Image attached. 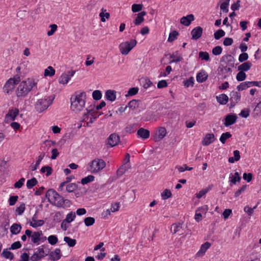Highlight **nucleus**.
Returning <instances> with one entry per match:
<instances>
[{
  "label": "nucleus",
  "instance_id": "nucleus-1",
  "mask_svg": "<svg viewBox=\"0 0 261 261\" xmlns=\"http://www.w3.org/2000/svg\"><path fill=\"white\" fill-rule=\"evenodd\" d=\"M45 197L50 204L58 207H68L71 204L69 200L64 199L53 189L48 190L46 193Z\"/></svg>",
  "mask_w": 261,
  "mask_h": 261
},
{
  "label": "nucleus",
  "instance_id": "nucleus-2",
  "mask_svg": "<svg viewBox=\"0 0 261 261\" xmlns=\"http://www.w3.org/2000/svg\"><path fill=\"white\" fill-rule=\"evenodd\" d=\"M86 94L84 92L77 91L70 98L71 110L75 113H79L85 109Z\"/></svg>",
  "mask_w": 261,
  "mask_h": 261
},
{
  "label": "nucleus",
  "instance_id": "nucleus-3",
  "mask_svg": "<svg viewBox=\"0 0 261 261\" xmlns=\"http://www.w3.org/2000/svg\"><path fill=\"white\" fill-rule=\"evenodd\" d=\"M36 85L37 83L31 79L21 82L16 91V96L18 97L25 96Z\"/></svg>",
  "mask_w": 261,
  "mask_h": 261
},
{
  "label": "nucleus",
  "instance_id": "nucleus-4",
  "mask_svg": "<svg viewBox=\"0 0 261 261\" xmlns=\"http://www.w3.org/2000/svg\"><path fill=\"white\" fill-rule=\"evenodd\" d=\"M54 97L49 96L38 99L35 105L36 110L41 113L47 109V108L52 103Z\"/></svg>",
  "mask_w": 261,
  "mask_h": 261
},
{
  "label": "nucleus",
  "instance_id": "nucleus-5",
  "mask_svg": "<svg viewBox=\"0 0 261 261\" xmlns=\"http://www.w3.org/2000/svg\"><path fill=\"white\" fill-rule=\"evenodd\" d=\"M106 166L104 160L96 158L92 160L90 164V170L91 173H96L102 170Z\"/></svg>",
  "mask_w": 261,
  "mask_h": 261
},
{
  "label": "nucleus",
  "instance_id": "nucleus-6",
  "mask_svg": "<svg viewBox=\"0 0 261 261\" xmlns=\"http://www.w3.org/2000/svg\"><path fill=\"white\" fill-rule=\"evenodd\" d=\"M136 44L137 41L135 39H131L129 41L121 43L119 46L120 53L124 55H127Z\"/></svg>",
  "mask_w": 261,
  "mask_h": 261
},
{
  "label": "nucleus",
  "instance_id": "nucleus-7",
  "mask_svg": "<svg viewBox=\"0 0 261 261\" xmlns=\"http://www.w3.org/2000/svg\"><path fill=\"white\" fill-rule=\"evenodd\" d=\"M20 77L10 78L5 83L3 90L7 94H10L15 88V86L19 83Z\"/></svg>",
  "mask_w": 261,
  "mask_h": 261
},
{
  "label": "nucleus",
  "instance_id": "nucleus-8",
  "mask_svg": "<svg viewBox=\"0 0 261 261\" xmlns=\"http://www.w3.org/2000/svg\"><path fill=\"white\" fill-rule=\"evenodd\" d=\"M108 144L111 147H114L117 145L120 141V137L115 133L112 134L110 135L107 139Z\"/></svg>",
  "mask_w": 261,
  "mask_h": 261
},
{
  "label": "nucleus",
  "instance_id": "nucleus-9",
  "mask_svg": "<svg viewBox=\"0 0 261 261\" xmlns=\"http://www.w3.org/2000/svg\"><path fill=\"white\" fill-rule=\"evenodd\" d=\"M230 101L231 107H234L241 99V94L236 91H232L230 94Z\"/></svg>",
  "mask_w": 261,
  "mask_h": 261
},
{
  "label": "nucleus",
  "instance_id": "nucleus-10",
  "mask_svg": "<svg viewBox=\"0 0 261 261\" xmlns=\"http://www.w3.org/2000/svg\"><path fill=\"white\" fill-rule=\"evenodd\" d=\"M19 111L18 109L15 108L9 110L8 113L6 114L5 119L7 121L15 120L16 116L18 115Z\"/></svg>",
  "mask_w": 261,
  "mask_h": 261
},
{
  "label": "nucleus",
  "instance_id": "nucleus-11",
  "mask_svg": "<svg viewBox=\"0 0 261 261\" xmlns=\"http://www.w3.org/2000/svg\"><path fill=\"white\" fill-rule=\"evenodd\" d=\"M167 130L164 127H159L155 134V141H159L162 140L166 135Z\"/></svg>",
  "mask_w": 261,
  "mask_h": 261
},
{
  "label": "nucleus",
  "instance_id": "nucleus-12",
  "mask_svg": "<svg viewBox=\"0 0 261 261\" xmlns=\"http://www.w3.org/2000/svg\"><path fill=\"white\" fill-rule=\"evenodd\" d=\"M234 58L231 55H226L223 56L221 59V62H224L226 65H228L230 67H234Z\"/></svg>",
  "mask_w": 261,
  "mask_h": 261
},
{
  "label": "nucleus",
  "instance_id": "nucleus-13",
  "mask_svg": "<svg viewBox=\"0 0 261 261\" xmlns=\"http://www.w3.org/2000/svg\"><path fill=\"white\" fill-rule=\"evenodd\" d=\"M203 29L199 26L194 28L191 32L192 39L197 40L200 38L202 34Z\"/></svg>",
  "mask_w": 261,
  "mask_h": 261
},
{
  "label": "nucleus",
  "instance_id": "nucleus-14",
  "mask_svg": "<svg viewBox=\"0 0 261 261\" xmlns=\"http://www.w3.org/2000/svg\"><path fill=\"white\" fill-rule=\"evenodd\" d=\"M237 116L235 114H228L226 116L224 124L225 126H228L235 123Z\"/></svg>",
  "mask_w": 261,
  "mask_h": 261
},
{
  "label": "nucleus",
  "instance_id": "nucleus-15",
  "mask_svg": "<svg viewBox=\"0 0 261 261\" xmlns=\"http://www.w3.org/2000/svg\"><path fill=\"white\" fill-rule=\"evenodd\" d=\"M215 140V137L213 134H207L202 140V145L208 146Z\"/></svg>",
  "mask_w": 261,
  "mask_h": 261
},
{
  "label": "nucleus",
  "instance_id": "nucleus-16",
  "mask_svg": "<svg viewBox=\"0 0 261 261\" xmlns=\"http://www.w3.org/2000/svg\"><path fill=\"white\" fill-rule=\"evenodd\" d=\"M194 20V16L193 14H189L186 16H183L180 19V23L185 25L189 26L191 22Z\"/></svg>",
  "mask_w": 261,
  "mask_h": 261
},
{
  "label": "nucleus",
  "instance_id": "nucleus-17",
  "mask_svg": "<svg viewBox=\"0 0 261 261\" xmlns=\"http://www.w3.org/2000/svg\"><path fill=\"white\" fill-rule=\"evenodd\" d=\"M137 135L143 140L148 139L150 136V132L143 127L140 128L137 131Z\"/></svg>",
  "mask_w": 261,
  "mask_h": 261
},
{
  "label": "nucleus",
  "instance_id": "nucleus-18",
  "mask_svg": "<svg viewBox=\"0 0 261 261\" xmlns=\"http://www.w3.org/2000/svg\"><path fill=\"white\" fill-rule=\"evenodd\" d=\"M182 224L180 223L173 224L170 228V230L173 234L179 233V235L182 234L181 232Z\"/></svg>",
  "mask_w": 261,
  "mask_h": 261
},
{
  "label": "nucleus",
  "instance_id": "nucleus-19",
  "mask_svg": "<svg viewBox=\"0 0 261 261\" xmlns=\"http://www.w3.org/2000/svg\"><path fill=\"white\" fill-rule=\"evenodd\" d=\"M105 96L107 100L114 101L116 98V92L114 90H108L106 92Z\"/></svg>",
  "mask_w": 261,
  "mask_h": 261
},
{
  "label": "nucleus",
  "instance_id": "nucleus-20",
  "mask_svg": "<svg viewBox=\"0 0 261 261\" xmlns=\"http://www.w3.org/2000/svg\"><path fill=\"white\" fill-rule=\"evenodd\" d=\"M42 236V231L34 232L31 236V241L34 244H39L40 240V236Z\"/></svg>",
  "mask_w": 261,
  "mask_h": 261
},
{
  "label": "nucleus",
  "instance_id": "nucleus-21",
  "mask_svg": "<svg viewBox=\"0 0 261 261\" xmlns=\"http://www.w3.org/2000/svg\"><path fill=\"white\" fill-rule=\"evenodd\" d=\"M146 15L145 11H142L137 14V16L134 21L135 25H138L140 24L144 20V16Z\"/></svg>",
  "mask_w": 261,
  "mask_h": 261
},
{
  "label": "nucleus",
  "instance_id": "nucleus-22",
  "mask_svg": "<svg viewBox=\"0 0 261 261\" xmlns=\"http://www.w3.org/2000/svg\"><path fill=\"white\" fill-rule=\"evenodd\" d=\"M208 75L204 71L198 73L196 76V80L198 83H203L207 79Z\"/></svg>",
  "mask_w": 261,
  "mask_h": 261
},
{
  "label": "nucleus",
  "instance_id": "nucleus-23",
  "mask_svg": "<svg viewBox=\"0 0 261 261\" xmlns=\"http://www.w3.org/2000/svg\"><path fill=\"white\" fill-rule=\"evenodd\" d=\"M61 250L59 248L56 249L54 251L50 253L49 256L51 260H58L61 257Z\"/></svg>",
  "mask_w": 261,
  "mask_h": 261
},
{
  "label": "nucleus",
  "instance_id": "nucleus-24",
  "mask_svg": "<svg viewBox=\"0 0 261 261\" xmlns=\"http://www.w3.org/2000/svg\"><path fill=\"white\" fill-rule=\"evenodd\" d=\"M211 247V244L207 242L202 244L200 247V250L197 253V255L202 256L204 254L206 251Z\"/></svg>",
  "mask_w": 261,
  "mask_h": 261
},
{
  "label": "nucleus",
  "instance_id": "nucleus-25",
  "mask_svg": "<svg viewBox=\"0 0 261 261\" xmlns=\"http://www.w3.org/2000/svg\"><path fill=\"white\" fill-rule=\"evenodd\" d=\"M21 228L20 224L14 223L10 227V231L12 234H17L20 232Z\"/></svg>",
  "mask_w": 261,
  "mask_h": 261
},
{
  "label": "nucleus",
  "instance_id": "nucleus-26",
  "mask_svg": "<svg viewBox=\"0 0 261 261\" xmlns=\"http://www.w3.org/2000/svg\"><path fill=\"white\" fill-rule=\"evenodd\" d=\"M74 178V176L71 175L70 176L67 177L66 178V180L62 182L60 185L59 188H58V191L59 192H64V187L67 184H69L71 180Z\"/></svg>",
  "mask_w": 261,
  "mask_h": 261
},
{
  "label": "nucleus",
  "instance_id": "nucleus-27",
  "mask_svg": "<svg viewBox=\"0 0 261 261\" xmlns=\"http://www.w3.org/2000/svg\"><path fill=\"white\" fill-rule=\"evenodd\" d=\"M252 66V63L250 62L247 61L241 64L238 67V70L243 72L247 71L250 69Z\"/></svg>",
  "mask_w": 261,
  "mask_h": 261
},
{
  "label": "nucleus",
  "instance_id": "nucleus-28",
  "mask_svg": "<svg viewBox=\"0 0 261 261\" xmlns=\"http://www.w3.org/2000/svg\"><path fill=\"white\" fill-rule=\"evenodd\" d=\"M45 152H41L40 153V154L39 155L38 160H37L35 165H33L32 164L31 165L30 167L32 171H35L38 168L39 165H40L41 161L45 156Z\"/></svg>",
  "mask_w": 261,
  "mask_h": 261
},
{
  "label": "nucleus",
  "instance_id": "nucleus-29",
  "mask_svg": "<svg viewBox=\"0 0 261 261\" xmlns=\"http://www.w3.org/2000/svg\"><path fill=\"white\" fill-rule=\"evenodd\" d=\"M217 101L221 105H225L228 100V97L225 94H221L216 97Z\"/></svg>",
  "mask_w": 261,
  "mask_h": 261
},
{
  "label": "nucleus",
  "instance_id": "nucleus-30",
  "mask_svg": "<svg viewBox=\"0 0 261 261\" xmlns=\"http://www.w3.org/2000/svg\"><path fill=\"white\" fill-rule=\"evenodd\" d=\"M65 186L66 187L65 191L68 193L73 192L78 187L77 185L75 183L67 184Z\"/></svg>",
  "mask_w": 261,
  "mask_h": 261
},
{
  "label": "nucleus",
  "instance_id": "nucleus-31",
  "mask_svg": "<svg viewBox=\"0 0 261 261\" xmlns=\"http://www.w3.org/2000/svg\"><path fill=\"white\" fill-rule=\"evenodd\" d=\"M233 157H230L228 159V162L230 163H233L235 161H238L240 159V151L238 150L233 151Z\"/></svg>",
  "mask_w": 261,
  "mask_h": 261
},
{
  "label": "nucleus",
  "instance_id": "nucleus-32",
  "mask_svg": "<svg viewBox=\"0 0 261 261\" xmlns=\"http://www.w3.org/2000/svg\"><path fill=\"white\" fill-rule=\"evenodd\" d=\"M229 178H230V181L231 183L236 184L237 181L239 182L241 180V177L239 176V173L236 172L234 175L230 174Z\"/></svg>",
  "mask_w": 261,
  "mask_h": 261
},
{
  "label": "nucleus",
  "instance_id": "nucleus-33",
  "mask_svg": "<svg viewBox=\"0 0 261 261\" xmlns=\"http://www.w3.org/2000/svg\"><path fill=\"white\" fill-rule=\"evenodd\" d=\"M170 58L171 59H173V60L170 61V63H177L182 60V58L180 56H178L177 51L173 53L172 54L170 55Z\"/></svg>",
  "mask_w": 261,
  "mask_h": 261
},
{
  "label": "nucleus",
  "instance_id": "nucleus-34",
  "mask_svg": "<svg viewBox=\"0 0 261 261\" xmlns=\"http://www.w3.org/2000/svg\"><path fill=\"white\" fill-rule=\"evenodd\" d=\"M70 80L69 76L66 73H63L59 79V83L61 84H66Z\"/></svg>",
  "mask_w": 261,
  "mask_h": 261
},
{
  "label": "nucleus",
  "instance_id": "nucleus-35",
  "mask_svg": "<svg viewBox=\"0 0 261 261\" xmlns=\"http://www.w3.org/2000/svg\"><path fill=\"white\" fill-rule=\"evenodd\" d=\"M37 183L38 181L36 178L33 177L31 179L28 180L26 186L28 189H30L36 186Z\"/></svg>",
  "mask_w": 261,
  "mask_h": 261
},
{
  "label": "nucleus",
  "instance_id": "nucleus-36",
  "mask_svg": "<svg viewBox=\"0 0 261 261\" xmlns=\"http://www.w3.org/2000/svg\"><path fill=\"white\" fill-rule=\"evenodd\" d=\"M55 74V70L53 67L49 66L44 70V75L45 76H52Z\"/></svg>",
  "mask_w": 261,
  "mask_h": 261
},
{
  "label": "nucleus",
  "instance_id": "nucleus-37",
  "mask_svg": "<svg viewBox=\"0 0 261 261\" xmlns=\"http://www.w3.org/2000/svg\"><path fill=\"white\" fill-rule=\"evenodd\" d=\"M64 241L68 244V245L71 247L75 245L76 241L75 239H71L68 237H65Z\"/></svg>",
  "mask_w": 261,
  "mask_h": 261
},
{
  "label": "nucleus",
  "instance_id": "nucleus-38",
  "mask_svg": "<svg viewBox=\"0 0 261 261\" xmlns=\"http://www.w3.org/2000/svg\"><path fill=\"white\" fill-rule=\"evenodd\" d=\"M40 172L41 173H44L46 172V176H49L50 175L53 173V169L51 167L49 166H46L42 167L40 170Z\"/></svg>",
  "mask_w": 261,
  "mask_h": 261
},
{
  "label": "nucleus",
  "instance_id": "nucleus-39",
  "mask_svg": "<svg viewBox=\"0 0 261 261\" xmlns=\"http://www.w3.org/2000/svg\"><path fill=\"white\" fill-rule=\"evenodd\" d=\"M179 33L176 31H172L169 35V37L168 38V41L169 42H173L175 40H176L178 36Z\"/></svg>",
  "mask_w": 261,
  "mask_h": 261
},
{
  "label": "nucleus",
  "instance_id": "nucleus-40",
  "mask_svg": "<svg viewBox=\"0 0 261 261\" xmlns=\"http://www.w3.org/2000/svg\"><path fill=\"white\" fill-rule=\"evenodd\" d=\"M76 217L75 213L73 212H70L68 213L64 221H66L67 223H70L73 221L75 218Z\"/></svg>",
  "mask_w": 261,
  "mask_h": 261
},
{
  "label": "nucleus",
  "instance_id": "nucleus-41",
  "mask_svg": "<svg viewBox=\"0 0 261 261\" xmlns=\"http://www.w3.org/2000/svg\"><path fill=\"white\" fill-rule=\"evenodd\" d=\"M139 100L133 99L128 102L127 106L132 110H135L139 107Z\"/></svg>",
  "mask_w": 261,
  "mask_h": 261
},
{
  "label": "nucleus",
  "instance_id": "nucleus-42",
  "mask_svg": "<svg viewBox=\"0 0 261 261\" xmlns=\"http://www.w3.org/2000/svg\"><path fill=\"white\" fill-rule=\"evenodd\" d=\"M137 124L136 123L130 124L126 126L125 128L126 133L131 134L135 132V128Z\"/></svg>",
  "mask_w": 261,
  "mask_h": 261
},
{
  "label": "nucleus",
  "instance_id": "nucleus-43",
  "mask_svg": "<svg viewBox=\"0 0 261 261\" xmlns=\"http://www.w3.org/2000/svg\"><path fill=\"white\" fill-rule=\"evenodd\" d=\"M95 177L93 175H89L81 180V183L83 185L87 184L89 182L94 181Z\"/></svg>",
  "mask_w": 261,
  "mask_h": 261
},
{
  "label": "nucleus",
  "instance_id": "nucleus-44",
  "mask_svg": "<svg viewBox=\"0 0 261 261\" xmlns=\"http://www.w3.org/2000/svg\"><path fill=\"white\" fill-rule=\"evenodd\" d=\"M95 220L94 218L92 217H86L84 219V223L86 226H90L93 225Z\"/></svg>",
  "mask_w": 261,
  "mask_h": 261
},
{
  "label": "nucleus",
  "instance_id": "nucleus-45",
  "mask_svg": "<svg viewBox=\"0 0 261 261\" xmlns=\"http://www.w3.org/2000/svg\"><path fill=\"white\" fill-rule=\"evenodd\" d=\"M142 84L144 89H147L152 85V82L146 77L142 80Z\"/></svg>",
  "mask_w": 261,
  "mask_h": 261
},
{
  "label": "nucleus",
  "instance_id": "nucleus-46",
  "mask_svg": "<svg viewBox=\"0 0 261 261\" xmlns=\"http://www.w3.org/2000/svg\"><path fill=\"white\" fill-rule=\"evenodd\" d=\"M232 67L228 66V65L223 66L222 64L219 66V68L220 69V71L222 73H227L229 72H231V68Z\"/></svg>",
  "mask_w": 261,
  "mask_h": 261
},
{
  "label": "nucleus",
  "instance_id": "nucleus-47",
  "mask_svg": "<svg viewBox=\"0 0 261 261\" xmlns=\"http://www.w3.org/2000/svg\"><path fill=\"white\" fill-rule=\"evenodd\" d=\"M161 196L163 200H166L172 196V193L170 190L165 189L162 193Z\"/></svg>",
  "mask_w": 261,
  "mask_h": 261
},
{
  "label": "nucleus",
  "instance_id": "nucleus-48",
  "mask_svg": "<svg viewBox=\"0 0 261 261\" xmlns=\"http://www.w3.org/2000/svg\"><path fill=\"white\" fill-rule=\"evenodd\" d=\"M231 137V135L229 132L223 133L220 136V141L222 144H224L226 142V140Z\"/></svg>",
  "mask_w": 261,
  "mask_h": 261
},
{
  "label": "nucleus",
  "instance_id": "nucleus-49",
  "mask_svg": "<svg viewBox=\"0 0 261 261\" xmlns=\"http://www.w3.org/2000/svg\"><path fill=\"white\" fill-rule=\"evenodd\" d=\"M225 35V32L221 29L217 31L214 34V38L216 40H219L221 37L224 36Z\"/></svg>",
  "mask_w": 261,
  "mask_h": 261
},
{
  "label": "nucleus",
  "instance_id": "nucleus-50",
  "mask_svg": "<svg viewBox=\"0 0 261 261\" xmlns=\"http://www.w3.org/2000/svg\"><path fill=\"white\" fill-rule=\"evenodd\" d=\"M2 255H3L6 258H10V259H12L14 258L13 254L11 252L8 251L7 248L3 250Z\"/></svg>",
  "mask_w": 261,
  "mask_h": 261
},
{
  "label": "nucleus",
  "instance_id": "nucleus-51",
  "mask_svg": "<svg viewBox=\"0 0 261 261\" xmlns=\"http://www.w3.org/2000/svg\"><path fill=\"white\" fill-rule=\"evenodd\" d=\"M224 2L220 5V9L223 12H227L228 11V7L229 4L230 0H223Z\"/></svg>",
  "mask_w": 261,
  "mask_h": 261
},
{
  "label": "nucleus",
  "instance_id": "nucleus-52",
  "mask_svg": "<svg viewBox=\"0 0 261 261\" xmlns=\"http://www.w3.org/2000/svg\"><path fill=\"white\" fill-rule=\"evenodd\" d=\"M102 94L100 91L94 90L92 93V97L95 100H98L101 98Z\"/></svg>",
  "mask_w": 261,
  "mask_h": 261
},
{
  "label": "nucleus",
  "instance_id": "nucleus-53",
  "mask_svg": "<svg viewBox=\"0 0 261 261\" xmlns=\"http://www.w3.org/2000/svg\"><path fill=\"white\" fill-rule=\"evenodd\" d=\"M199 57L202 60L208 61L210 60L209 54L206 51H200L199 53Z\"/></svg>",
  "mask_w": 261,
  "mask_h": 261
},
{
  "label": "nucleus",
  "instance_id": "nucleus-54",
  "mask_svg": "<svg viewBox=\"0 0 261 261\" xmlns=\"http://www.w3.org/2000/svg\"><path fill=\"white\" fill-rule=\"evenodd\" d=\"M246 75L243 71H240L237 74L236 79L238 81H243L246 79Z\"/></svg>",
  "mask_w": 261,
  "mask_h": 261
},
{
  "label": "nucleus",
  "instance_id": "nucleus-55",
  "mask_svg": "<svg viewBox=\"0 0 261 261\" xmlns=\"http://www.w3.org/2000/svg\"><path fill=\"white\" fill-rule=\"evenodd\" d=\"M44 224V221L43 220H36V221H34L33 222H30V225L34 228L41 226Z\"/></svg>",
  "mask_w": 261,
  "mask_h": 261
},
{
  "label": "nucleus",
  "instance_id": "nucleus-56",
  "mask_svg": "<svg viewBox=\"0 0 261 261\" xmlns=\"http://www.w3.org/2000/svg\"><path fill=\"white\" fill-rule=\"evenodd\" d=\"M48 243L51 245H55L57 243L58 241V238L57 237V236H55V235H51V236H49L48 237Z\"/></svg>",
  "mask_w": 261,
  "mask_h": 261
},
{
  "label": "nucleus",
  "instance_id": "nucleus-57",
  "mask_svg": "<svg viewBox=\"0 0 261 261\" xmlns=\"http://www.w3.org/2000/svg\"><path fill=\"white\" fill-rule=\"evenodd\" d=\"M143 6L142 4H133L132 6V10L133 12H138L142 10Z\"/></svg>",
  "mask_w": 261,
  "mask_h": 261
},
{
  "label": "nucleus",
  "instance_id": "nucleus-58",
  "mask_svg": "<svg viewBox=\"0 0 261 261\" xmlns=\"http://www.w3.org/2000/svg\"><path fill=\"white\" fill-rule=\"evenodd\" d=\"M85 110H86V112L84 113V115L86 116L88 114H91V115L92 116V117L90 118V120L89 121V123H92L95 120V119L96 118V117H94L93 115V109H89L88 108L87 109H85Z\"/></svg>",
  "mask_w": 261,
  "mask_h": 261
},
{
  "label": "nucleus",
  "instance_id": "nucleus-59",
  "mask_svg": "<svg viewBox=\"0 0 261 261\" xmlns=\"http://www.w3.org/2000/svg\"><path fill=\"white\" fill-rule=\"evenodd\" d=\"M139 91V89L138 87H133L130 88L127 94L125 95L126 96H133L137 94Z\"/></svg>",
  "mask_w": 261,
  "mask_h": 261
},
{
  "label": "nucleus",
  "instance_id": "nucleus-60",
  "mask_svg": "<svg viewBox=\"0 0 261 261\" xmlns=\"http://www.w3.org/2000/svg\"><path fill=\"white\" fill-rule=\"evenodd\" d=\"M25 204L24 203H21L19 207L16 209V213L18 215H21L25 210Z\"/></svg>",
  "mask_w": 261,
  "mask_h": 261
},
{
  "label": "nucleus",
  "instance_id": "nucleus-61",
  "mask_svg": "<svg viewBox=\"0 0 261 261\" xmlns=\"http://www.w3.org/2000/svg\"><path fill=\"white\" fill-rule=\"evenodd\" d=\"M222 51V48L220 46H217L212 49V53L215 56L220 55Z\"/></svg>",
  "mask_w": 261,
  "mask_h": 261
},
{
  "label": "nucleus",
  "instance_id": "nucleus-62",
  "mask_svg": "<svg viewBox=\"0 0 261 261\" xmlns=\"http://www.w3.org/2000/svg\"><path fill=\"white\" fill-rule=\"evenodd\" d=\"M176 169H177L178 171L180 172H182L186 170L191 171L193 169L192 167H189L187 166V165H184V166H177L175 167Z\"/></svg>",
  "mask_w": 261,
  "mask_h": 261
},
{
  "label": "nucleus",
  "instance_id": "nucleus-63",
  "mask_svg": "<svg viewBox=\"0 0 261 261\" xmlns=\"http://www.w3.org/2000/svg\"><path fill=\"white\" fill-rule=\"evenodd\" d=\"M50 30L48 31L47 34L48 36L53 35L57 29V25L55 24H50L49 25Z\"/></svg>",
  "mask_w": 261,
  "mask_h": 261
},
{
  "label": "nucleus",
  "instance_id": "nucleus-64",
  "mask_svg": "<svg viewBox=\"0 0 261 261\" xmlns=\"http://www.w3.org/2000/svg\"><path fill=\"white\" fill-rule=\"evenodd\" d=\"M248 88H249V87L247 82H245L241 83L239 85H238L237 87V89L239 91H243Z\"/></svg>",
  "mask_w": 261,
  "mask_h": 261
}]
</instances>
